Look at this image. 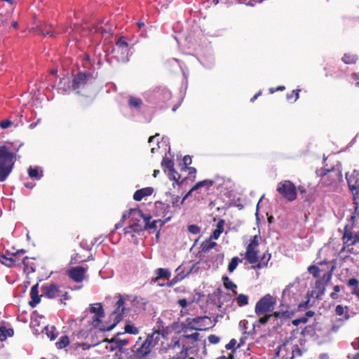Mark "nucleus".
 <instances>
[{"label":"nucleus","instance_id":"8fccbe9b","mask_svg":"<svg viewBox=\"0 0 359 359\" xmlns=\"http://www.w3.org/2000/svg\"><path fill=\"white\" fill-rule=\"evenodd\" d=\"M116 46L121 48H126L128 46V43L126 40V38L121 36L118 39V40L116 43Z\"/></svg>","mask_w":359,"mask_h":359},{"label":"nucleus","instance_id":"20e7f679","mask_svg":"<svg viewBox=\"0 0 359 359\" xmlns=\"http://www.w3.org/2000/svg\"><path fill=\"white\" fill-rule=\"evenodd\" d=\"M276 304V298L270 294H266L256 303L255 312L257 316H261L273 311Z\"/></svg>","mask_w":359,"mask_h":359},{"label":"nucleus","instance_id":"6ab92c4d","mask_svg":"<svg viewBox=\"0 0 359 359\" xmlns=\"http://www.w3.org/2000/svg\"><path fill=\"white\" fill-rule=\"evenodd\" d=\"M30 297L32 300L29 302V305L32 308H34L38 304H39L41 301V297H42L41 295H39V283H36L32 287L30 291Z\"/></svg>","mask_w":359,"mask_h":359},{"label":"nucleus","instance_id":"49530a36","mask_svg":"<svg viewBox=\"0 0 359 359\" xmlns=\"http://www.w3.org/2000/svg\"><path fill=\"white\" fill-rule=\"evenodd\" d=\"M188 231L192 234L196 235L201 232V227L196 224H191L187 226Z\"/></svg>","mask_w":359,"mask_h":359},{"label":"nucleus","instance_id":"423d86ee","mask_svg":"<svg viewBox=\"0 0 359 359\" xmlns=\"http://www.w3.org/2000/svg\"><path fill=\"white\" fill-rule=\"evenodd\" d=\"M276 190L285 199L289 202H292L297 198V187L290 180H284L280 182L278 184Z\"/></svg>","mask_w":359,"mask_h":359},{"label":"nucleus","instance_id":"1a4fd4ad","mask_svg":"<svg viewBox=\"0 0 359 359\" xmlns=\"http://www.w3.org/2000/svg\"><path fill=\"white\" fill-rule=\"evenodd\" d=\"M342 180L343 176L341 172L338 170L332 169L327 170V172L323 175L321 182L324 187H330Z\"/></svg>","mask_w":359,"mask_h":359},{"label":"nucleus","instance_id":"2eb2a0df","mask_svg":"<svg viewBox=\"0 0 359 359\" xmlns=\"http://www.w3.org/2000/svg\"><path fill=\"white\" fill-rule=\"evenodd\" d=\"M86 269L83 266H74L67 271L68 276L75 283H81L86 278Z\"/></svg>","mask_w":359,"mask_h":359},{"label":"nucleus","instance_id":"f704fd0d","mask_svg":"<svg viewBox=\"0 0 359 359\" xmlns=\"http://www.w3.org/2000/svg\"><path fill=\"white\" fill-rule=\"evenodd\" d=\"M69 344V337L67 335H64L60 337L59 340L55 343V346L58 349H62L67 347Z\"/></svg>","mask_w":359,"mask_h":359},{"label":"nucleus","instance_id":"a211bd4d","mask_svg":"<svg viewBox=\"0 0 359 359\" xmlns=\"http://www.w3.org/2000/svg\"><path fill=\"white\" fill-rule=\"evenodd\" d=\"M272 315L276 319L287 320L290 318L292 313L289 311L288 306L281 304L279 306V310L273 312Z\"/></svg>","mask_w":359,"mask_h":359},{"label":"nucleus","instance_id":"f8f14e48","mask_svg":"<svg viewBox=\"0 0 359 359\" xmlns=\"http://www.w3.org/2000/svg\"><path fill=\"white\" fill-rule=\"evenodd\" d=\"M161 167L163 168V171L165 172L168 170V175L170 177L175 181L177 184H181L183 183V180L180 181L181 176L180 174L175 171L174 168V161L172 159H169L168 157H163L161 161Z\"/></svg>","mask_w":359,"mask_h":359},{"label":"nucleus","instance_id":"4be33fe9","mask_svg":"<svg viewBox=\"0 0 359 359\" xmlns=\"http://www.w3.org/2000/svg\"><path fill=\"white\" fill-rule=\"evenodd\" d=\"M196 184H201L198 187V194H208L210 187L215 184V181L212 180H204Z\"/></svg>","mask_w":359,"mask_h":359},{"label":"nucleus","instance_id":"37998d69","mask_svg":"<svg viewBox=\"0 0 359 359\" xmlns=\"http://www.w3.org/2000/svg\"><path fill=\"white\" fill-rule=\"evenodd\" d=\"M350 82L355 87L359 88V73L353 72L350 76Z\"/></svg>","mask_w":359,"mask_h":359},{"label":"nucleus","instance_id":"09e8293b","mask_svg":"<svg viewBox=\"0 0 359 359\" xmlns=\"http://www.w3.org/2000/svg\"><path fill=\"white\" fill-rule=\"evenodd\" d=\"M237 341L235 339H231L230 340V341L225 345V348L227 350H232V351H236V349L237 348H240V345H238L236 348H235V346L236 344Z\"/></svg>","mask_w":359,"mask_h":359},{"label":"nucleus","instance_id":"dca6fc26","mask_svg":"<svg viewBox=\"0 0 359 359\" xmlns=\"http://www.w3.org/2000/svg\"><path fill=\"white\" fill-rule=\"evenodd\" d=\"M346 178L349 189L353 194H358L359 191V171L353 170L351 174L346 173Z\"/></svg>","mask_w":359,"mask_h":359},{"label":"nucleus","instance_id":"2f4dec72","mask_svg":"<svg viewBox=\"0 0 359 359\" xmlns=\"http://www.w3.org/2000/svg\"><path fill=\"white\" fill-rule=\"evenodd\" d=\"M14 331L12 328H6L5 326L0 327V341H5L8 337H12Z\"/></svg>","mask_w":359,"mask_h":359},{"label":"nucleus","instance_id":"e2e57ef3","mask_svg":"<svg viewBox=\"0 0 359 359\" xmlns=\"http://www.w3.org/2000/svg\"><path fill=\"white\" fill-rule=\"evenodd\" d=\"M184 170H189V176H191V175H194V180L196 178V169L195 168H193V167H187L186 168H184Z\"/></svg>","mask_w":359,"mask_h":359},{"label":"nucleus","instance_id":"9d476101","mask_svg":"<svg viewBox=\"0 0 359 359\" xmlns=\"http://www.w3.org/2000/svg\"><path fill=\"white\" fill-rule=\"evenodd\" d=\"M90 311L91 313H93L94 316L91 320V325L94 328H97L101 331H105L102 328H108V326L105 325L102 322V318L104 317V310L100 304H98V306H91L90 309Z\"/></svg>","mask_w":359,"mask_h":359},{"label":"nucleus","instance_id":"58836bf2","mask_svg":"<svg viewBox=\"0 0 359 359\" xmlns=\"http://www.w3.org/2000/svg\"><path fill=\"white\" fill-rule=\"evenodd\" d=\"M307 271L309 273L312 274L314 278H318L321 270L316 265H311L308 267Z\"/></svg>","mask_w":359,"mask_h":359},{"label":"nucleus","instance_id":"7ed1b4c3","mask_svg":"<svg viewBox=\"0 0 359 359\" xmlns=\"http://www.w3.org/2000/svg\"><path fill=\"white\" fill-rule=\"evenodd\" d=\"M15 155L5 146H0V182H4L13 170Z\"/></svg>","mask_w":359,"mask_h":359},{"label":"nucleus","instance_id":"13d9d810","mask_svg":"<svg viewBox=\"0 0 359 359\" xmlns=\"http://www.w3.org/2000/svg\"><path fill=\"white\" fill-rule=\"evenodd\" d=\"M12 124V121L8 119H5L0 123V127L3 129H6L10 127Z\"/></svg>","mask_w":359,"mask_h":359},{"label":"nucleus","instance_id":"c85d7f7f","mask_svg":"<svg viewBox=\"0 0 359 359\" xmlns=\"http://www.w3.org/2000/svg\"><path fill=\"white\" fill-rule=\"evenodd\" d=\"M344 233L342 236V240L344 244H346L347 246H350V242H351L353 239V236L352 235V233L350 230V227L348 224H346L344 226Z\"/></svg>","mask_w":359,"mask_h":359},{"label":"nucleus","instance_id":"6e6552de","mask_svg":"<svg viewBox=\"0 0 359 359\" xmlns=\"http://www.w3.org/2000/svg\"><path fill=\"white\" fill-rule=\"evenodd\" d=\"M119 299L116 302L115 304V309L114 312L110 316V318L113 319L114 323L108 326V328H102L104 330H111L123 318V315L125 313L126 307H125V301L123 298L119 294Z\"/></svg>","mask_w":359,"mask_h":359},{"label":"nucleus","instance_id":"72a5a7b5","mask_svg":"<svg viewBox=\"0 0 359 359\" xmlns=\"http://www.w3.org/2000/svg\"><path fill=\"white\" fill-rule=\"evenodd\" d=\"M27 172H28L29 176L31 178L34 179L36 180H40L43 176V172L41 171V172H39V168L37 167H35V168L29 167L28 168Z\"/></svg>","mask_w":359,"mask_h":359},{"label":"nucleus","instance_id":"a19ab883","mask_svg":"<svg viewBox=\"0 0 359 359\" xmlns=\"http://www.w3.org/2000/svg\"><path fill=\"white\" fill-rule=\"evenodd\" d=\"M217 244L215 242H210L208 241H205L203 242V243L201 244L202 250L203 252H208L211 249H212Z\"/></svg>","mask_w":359,"mask_h":359},{"label":"nucleus","instance_id":"c03bdc74","mask_svg":"<svg viewBox=\"0 0 359 359\" xmlns=\"http://www.w3.org/2000/svg\"><path fill=\"white\" fill-rule=\"evenodd\" d=\"M74 338H76L77 339H86L88 337V331L85 330H81L77 332H74Z\"/></svg>","mask_w":359,"mask_h":359},{"label":"nucleus","instance_id":"412c9836","mask_svg":"<svg viewBox=\"0 0 359 359\" xmlns=\"http://www.w3.org/2000/svg\"><path fill=\"white\" fill-rule=\"evenodd\" d=\"M154 192L152 187H145L137 190L133 194V199L136 201H140L144 197L151 196Z\"/></svg>","mask_w":359,"mask_h":359},{"label":"nucleus","instance_id":"473e14b6","mask_svg":"<svg viewBox=\"0 0 359 359\" xmlns=\"http://www.w3.org/2000/svg\"><path fill=\"white\" fill-rule=\"evenodd\" d=\"M0 262L5 266L8 267H13L15 266L18 262V259L15 257H7L5 255H1L0 258Z\"/></svg>","mask_w":359,"mask_h":359},{"label":"nucleus","instance_id":"f3484780","mask_svg":"<svg viewBox=\"0 0 359 359\" xmlns=\"http://www.w3.org/2000/svg\"><path fill=\"white\" fill-rule=\"evenodd\" d=\"M334 268V266H332L329 271L324 273L321 279L317 280L316 281V287L317 289L321 290L322 293H324L326 285L332 279Z\"/></svg>","mask_w":359,"mask_h":359},{"label":"nucleus","instance_id":"4c0bfd02","mask_svg":"<svg viewBox=\"0 0 359 359\" xmlns=\"http://www.w3.org/2000/svg\"><path fill=\"white\" fill-rule=\"evenodd\" d=\"M248 297L244 294H240L236 298V303L238 306H244L248 304Z\"/></svg>","mask_w":359,"mask_h":359},{"label":"nucleus","instance_id":"c756f323","mask_svg":"<svg viewBox=\"0 0 359 359\" xmlns=\"http://www.w3.org/2000/svg\"><path fill=\"white\" fill-rule=\"evenodd\" d=\"M130 215L137 217L142 216V212L139 209L131 208L128 211H125L123 213L120 221H123V222L125 223L126 219L129 217Z\"/></svg>","mask_w":359,"mask_h":359},{"label":"nucleus","instance_id":"bf43d9fd","mask_svg":"<svg viewBox=\"0 0 359 359\" xmlns=\"http://www.w3.org/2000/svg\"><path fill=\"white\" fill-rule=\"evenodd\" d=\"M191 157L189 155H186L184 156L183 158V163H184V168H187V166L189 165H190L191 163Z\"/></svg>","mask_w":359,"mask_h":359},{"label":"nucleus","instance_id":"cd10ccee","mask_svg":"<svg viewBox=\"0 0 359 359\" xmlns=\"http://www.w3.org/2000/svg\"><path fill=\"white\" fill-rule=\"evenodd\" d=\"M271 257V255L268 252H264L261 257L260 259H258V262L256 263L257 265L254 266L256 269H262L267 266L269 261Z\"/></svg>","mask_w":359,"mask_h":359},{"label":"nucleus","instance_id":"9b49d317","mask_svg":"<svg viewBox=\"0 0 359 359\" xmlns=\"http://www.w3.org/2000/svg\"><path fill=\"white\" fill-rule=\"evenodd\" d=\"M41 296L48 299H56L61 296V286L55 283H47L41 287Z\"/></svg>","mask_w":359,"mask_h":359},{"label":"nucleus","instance_id":"4d7b16f0","mask_svg":"<svg viewBox=\"0 0 359 359\" xmlns=\"http://www.w3.org/2000/svg\"><path fill=\"white\" fill-rule=\"evenodd\" d=\"M306 321H307V318L306 317H302V318L293 320L292 321V323L294 325L297 326V325H299L300 323H306Z\"/></svg>","mask_w":359,"mask_h":359},{"label":"nucleus","instance_id":"b1692460","mask_svg":"<svg viewBox=\"0 0 359 359\" xmlns=\"http://www.w3.org/2000/svg\"><path fill=\"white\" fill-rule=\"evenodd\" d=\"M341 60L346 65H355L358 60V56L355 53L348 52L344 54Z\"/></svg>","mask_w":359,"mask_h":359},{"label":"nucleus","instance_id":"e433bc0d","mask_svg":"<svg viewBox=\"0 0 359 359\" xmlns=\"http://www.w3.org/2000/svg\"><path fill=\"white\" fill-rule=\"evenodd\" d=\"M128 104L131 107L140 108L142 104V101L140 98L130 96L128 100Z\"/></svg>","mask_w":359,"mask_h":359},{"label":"nucleus","instance_id":"3c124183","mask_svg":"<svg viewBox=\"0 0 359 359\" xmlns=\"http://www.w3.org/2000/svg\"><path fill=\"white\" fill-rule=\"evenodd\" d=\"M141 228L139 226L138 224H130V226L126 227L124 229V233L126 234V233H130L131 231H139V230Z\"/></svg>","mask_w":359,"mask_h":359},{"label":"nucleus","instance_id":"7c9ffc66","mask_svg":"<svg viewBox=\"0 0 359 359\" xmlns=\"http://www.w3.org/2000/svg\"><path fill=\"white\" fill-rule=\"evenodd\" d=\"M222 280L223 281L224 286L226 290H231L234 294L237 293L236 290V289L237 288V285L234 283H233L228 276H222Z\"/></svg>","mask_w":359,"mask_h":359},{"label":"nucleus","instance_id":"a18cd8bd","mask_svg":"<svg viewBox=\"0 0 359 359\" xmlns=\"http://www.w3.org/2000/svg\"><path fill=\"white\" fill-rule=\"evenodd\" d=\"M185 277L184 275L177 273L170 282L167 283L168 287H172Z\"/></svg>","mask_w":359,"mask_h":359},{"label":"nucleus","instance_id":"0e129e2a","mask_svg":"<svg viewBox=\"0 0 359 359\" xmlns=\"http://www.w3.org/2000/svg\"><path fill=\"white\" fill-rule=\"evenodd\" d=\"M178 304L182 307V308H185L187 306V301L186 299L183 298V299H180L178 300Z\"/></svg>","mask_w":359,"mask_h":359},{"label":"nucleus","instance_id":"a878e982","mask_svg":"<svg viewBox=\"0 0 359 359\" xmlns=\"http://www.w3.org/2000/svg\"><path fill=\"white\" fill-rule=\"evenodd\" d=\"M155 273L156 276L154 279V281H156L160 279H169L171 276V273L169 269L158 268L156 270Z\"/></svg>","mask_w":359,"mask_h":359},{"label":"nucleus","instance_id":"79ce46f5","mask_svg":"<svg viewBox=\"0 0 359 359\" xmlns=\"http://www.w3.org/2000/svg\"><path fill=\"white\" fill-rule=\"evenodd\" d=\"M199 185H201V184H196L192 188L185 194V196L183 197V198L180 201V205L184 203V201L189 197L191 194L194 191H196L197 194H198V187Z\"/></svg>","mask_w":359,"mask_h":359},{"label":"nucleus","instance_id":"393cba45","mask_svg":"<svg viewBox=\"0 0 359 359\" xmlns=\"http://www.w3.org/2000/svg\"><path fill=\"white\" fill-rule=\"evenodd\" d=\"M225 225V220L223 219H221L218 221L216 229L213 231L210 238H213L215 240H217L219 238L222 233L224 231V228Z\"/></svg>","mask_w":359,"mask_h":359},{"label":"nucleus","instance_id":"f257e3e1","mask_svg":"<svg viewBox=\"0 0 359 359\" xmlns=\"http://www.w3.org/2000/svg\"><path fill=\"white\" fill-rule=\"evenodd\" d=\"M163 336L160 331H154L147 334L145 338L139 337L135 344L131 347L133 358L146 359Z\"/></svg>","mask_w":359,"mask_h":359},{"label":"nucleus","instance_id":"ea45409f","mask_svg":"<svg viewBox=\"0 0 359 359\" xmlns=\"http://www.w3.org/2000/svg\"><path fill=\"white\" fill-rule=\"evenodd\" d=\"M125 332L130 334H137L139 333V329L134 325L127 324L124 327Z\"/></svg>","mask_w":359,"mask_h":359},{"label":"nucleus","instance_id":"052dcab7","mask_svg":"<svg viewBox=\"0 0 359 359\" xmlns=\"http://www.w3.org/2000/svg\"><path fill=\"white\" fill-rule=\"evenodd\" d=\"M198 336H199V334L198 332H194L191 334L184 335V337L186 339H194V341H197L198 339Z\"/></svg>","mask_w":359,"mask_h":359},{"label":"nucleus","instance_id":"864d4df0","mask_svg":"<svg viewBox=\"0 0 359 359\" xmlns=\"http://www.w3.org/2000/svg\"><path fill=\"white\" fill-rule=\"evenodd\" d=\"M74 348L76 349L79 348H82L83 350H86L90 348V346L88 343L85 342H76L74 344Z\"/></svg>","mask_w":359,"mask_h":359},{"label":"nucleus","instance_id":"c9c22d12","mask_svg":"<svg viewBox=\"0 0 359 359\" xmlns=\"http://www.w3.org/2000/svg\"><path fill=\"white\" fill-rule=\"evenodd\" d=\"M240 262H242V259H239L238 257H233L228 265L229 272L233 273Z\"/></svg>","mask_w":359,"mask_h":359},{"label":"nucleus","instance_id":"774afa93","mask_svg":"<svg viewBox=\"0 0 359 359\" xmlns=\"http://www.w3.org/2000/svg\"><path fill=\"white\" fill-rule=\"evenodd\" d=\"M297 189H298L299 191L301 194H306V188L304 186H299Z\"/></svg>","mask_w":359,"mask_h":359},{"label":"nucleus","instance_id":"aec40b11","mask_svg":"<svg viewBox=\"0 0 359 359\" xmlns=\"http://www.w3.org/2000/svg\"><path fill=\"white\" fill-rule=\"evenodd\" d=\"M140 217L143 218L144 225V229L145 230H154L156 231L158 229L157 224L161 223V226H162L164 222H162L161 219L158 220H154L152 222H150V219L151 217L150 215H144L142 214V216H140Z\"/></svg>","mask_w":359,"mask_h":359},{"label":"nucleus","instance_id":"f03ea898","mask_svg":"<svg viewBox=\"0 0 359 359\" xmlns=\"http://www.w3.org/2000/svg\"><path fill=\"white\" fill-rule=\"evenodd\" d=\"M165 196V202L156 201L155 208L156 213L165 217L167 222L173 217L177 209H180V197L170 192H166Z\"/></svg>","mask_w":359,"mask_h":359},{"label":"nucleus","instance_id":"603ef678","mask_svg":"<svg viewBox=\"0 0 359 359\" xmlns=\"http://www.w3.org/2000/svg\"><path fill=\"white\" fill-rule=\"evenodd\" d=\"M271 316H273L272 314H266V313H265V314L261 316V317L258 320V322L260 324L264 325V324L267 323L269 321V319L271 318Z\"/></svg>","mask_w":359,"mask_h":359},{"label":"nucleus","instance_id":"de8ad7c7","mask_svg":"<svg viewBox=\"0 0 359 359\" xmlns=\"http://www.w3.org/2000/svg\"><path fill=\"white\" fill-rule=\"evenodd\" d=\"M299 91H291L290 93H287L286 95L287 100L290 102L296 101L299 97Z\"/></svg>","mask_w":359,"mask_h":359},{"label":"nucleus","instance_id":"ddd939ff","mask_svg":"<svg viewBox=\"0 0 359 359\" xmlns=\"http://www.w3.org/2000/svg\"><path fill=\"white\" fill-rule=\"evenodd\" d=\"M93 80L92 74L89 72H79L73 79L72 88L76 90L83 88L86 84L91 83Z\"/></svg>","mask_w":359,"mask_h":359},{"label":"nucleus","instance_id":"5701e85b","mask_svg":"<svg viewBox=\"0 0 359 359\" xmlns=\"http://www.w3.org/2000/svg\"><path fill=\"white\" fill-rule=\"evenodd\" d=\"M38 34L43 36H49L50 37H55L57 33L51 25H45L41 26L36 29Z\"/></svg>","mask_w":359,"mask_h":359},{"label":"nucleus","instance_id":"6e6d98bb","mask_svg":"<svg viewBox=\"0 0 359 359\" xmlns=\"http://www.w3.org/2000/svg\"><path fill=\"white\" fill-rule=\"evenodd\" d=\"M59 297H60V301L61 302V303H63L65 304V301L70 299V296L69 294V292H67V291L65 292H63L62 291V294Z\"/></svg>","mask_w":359,"mask_h":359},{"label":"nucleus","instance_id":"69168bd1","mask_svg":"<svg viewBox=\"0 0 359 359\" xmlns=\"http://www.w3.org/2000/svg\"><path fill=\"white\" fill-rule=\"evenodd\" d=\"M358 242H359V233H356L353 236V241L351 242H350V245H355Z\"/></svg>","mask_w":359,"mask_h":359},{"label":"nucleus","instance_id":"680f3d73","mask_svg":"<svg viewBox=\"0 0 359 359\" xmlns=\"http://www.w3.org/2000/svg\"><path fill=\"white\" fill-rule=\"evenodd\" d=\"M46 334L50 340H54L57 337V334L53 330H48L46 329Z\"/></svg>","mask_w":359,"mask_h":359},{"label":"nucleus","instance_id":"0eeeda50","mask_svg":"<svg viewBox=\"0 0 359 359\" xmlns=\"http://www.w3.org/2000/svg\"><path fill=\"white\" fill-rule=\"evenodd\" d=\"M259 240L260 236L259 235L254 236L246 248L245 259L250 264H255L258 262Z\"/></svg>","mask_w":359,"mask_h":359},{"label":"nucleus","instance_id":"39448f33","mask_svg":"<svg viewBox=\"0 0 359 359\" xmlns=\"http://www.w3.org/2000/svg\"><path fill=\"white\" fill-rule=\"evenodd\" d=\"M292 339H287L284 343L278 346V351L276 354H279L283 351L286 352L285 354H283L282 357L283 359H293L295 357L301 356L302 351L297 344H293Z\"/></svg>","mask_w":359,"mask_h":359},{"label":"nucleus","instance_id":"5fc2aeb1","mask_svg":"<svg viewBox=\"0 0 359 359\" xmlns=\"http://www.w3.org/2000/svg\"><path fill=\"white\" fill-rule=\"evenodd\" d=\"M208 341L212 344H217V343H219L220 340L219 337L215 334H210V336H208Z\"/></svg>","mask_w":359,"mask_h":359},{"label":"nucleus","instance_id":"4468645a","mask_svg":"<svg viewBox=\"0 0 359 359\" xmlns=\"http://www.w3.org/2000/svg\"><path fill=\"white\" fill-rule=\"evenodd\" d=\"M335 314L338 316H341V318H339L336 320V323H338L339 325H336L334 324L332 327L331 330L332 332H337L340 326H341L344 323L348 320L350 318L349 312H348V306H343L342 305H337L335 308Z\"/></svg>","mask_w":359,"mask_h":359},{"label":"nucleus","instance_id":"bb28decb","mask_svg":"<svg viewBox=\"0 0 359 359\" xmlns=\"http://www.w3.org/2000/svg\"><path fill=\"white\" fill-rule=\"evenodd\" d=\"M32 259L25 257L22 259V263L24 265V271L27 274L35 271V267Z\"/></svg>","mask_w":359,"mask_h":359},{"label":"nucleus","instance_id":"338daca9","mask_svg":"<svg viewBox=\"0 0 359 359\" xmlns=\"http://www.w3.org/2000/svg\"><path fill=\"white\" fill-rule=\"evenodd\" d=\"M339 292H332L330 294L332 299L336 300L339 298Z\"/></svg>","mask_w":359,"mask_h":359}]
</instances>
